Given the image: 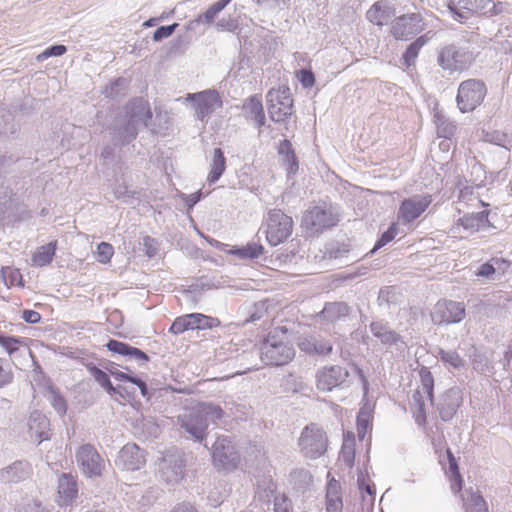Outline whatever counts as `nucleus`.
<instances>
[{"label": "nucleus", "instance_id": "1", "mask_svg": "<svg viewBox=\"0 0 512 512\" xmlns=\"http://www.w3.org/2000/svg\"><path fill=\"white\" fill-rule=\"evenodd\" d=\"M152 118L149 103L143 98H134L117 113L111 127L112 141L115 145H127L136 139L140 126H148Z\"/></svg>", "mask_w": 512, "mask_h": 512}, {"label": "nucleus", "instance_id": "2", "mask_svg": "<svg viewBox=\"0 0 512 512\" xmlns=\"http://www.w3.org/2000/svg\"><path fill=\"white\" fill-rule=\"evenodd\" d=\"M286 333L285 327H277L268 334L262 343L260 355L265 365H285L294 357V348L283 339Z\"/></svg>", "mask_w": 512, "mask_h": 512}, {"label": "nucleus", "instance_id": "3", "mask_svg": "<svg viewBox=\"0 0 512 512\" xmlns=\"http://www.w3.org/2000/svg\"><path fill=\"white\" fill-rule=\"evenodd\" d=\"M340 221L339 208L332 204L323 203L307 210L302 217V227L309 233H321L330 229Z\"/></svg>", "mask_w": 512, "mask_h": 512}, {"label": "nucleus", "instance_id": "4", "mask_svg": "<svg viewBox=\"0 0 512 512\" xmlns=\"http://www.w3.org/2000/svg\"><path fill=\"white\" fill-rule=\"evenodd\" d=\"M475 60L474 54L466 47L448 44L440 48L437 56L438 65L450 74L466 70Z\"/></svg>", "mask_w": 512, "mask_h": 512}, {"label": "nucleus", "instance_id": "5", "mask_svg": "<svg viewBox=\"0 0 512 512\" xmlns=\"http://www.w3.org/2000/svg\"><path fill=\"white\" fill-rule=\"evenodd\" d=\"M298 445L305 457L317 459L327 451L328 438L317 424L312 423L302 430Z\"/></svg>", "mask_w": 512, "mask_h": 512}, {"label": "nucleus", "instance_id": "6", "mask_svg": "<svg viewBox=\"0 0 512 512\" xmlns=\"http://www.w3.org/2000/svg\"><path fill=\"white\" fill-rule=\"evenodd\" d=\"M487 93L485 83L479 79H468L460 83L456 102L462 113L473 111L484 100Z\"/></svg>", "mask_w": 512, "mask_h": 512}, {"label": "nucleus", "instance_id": "7", "mask_svg": "<svg viewBox=\"0 0 512 512\" xmlns=\"http://www.w3.org/2000/svg\"><path fill=\"white\" fill-rule=\"evenodd\" d=\"M466 317V307L463 302L440 299L430 312L433 324L448 326L462 322Z\"/></svg>", "mask_w": 512, "mask_h": 512}, {"label": "nucleus", "instance_id": "8", "mask_svg": "<svg viewBox=\"0 0 512 512\" xmlns=\"http://www.w3.org/2000/svg\"><path fill=\"white\" fill-rule=\"evenodd\" d=\"M293 229L292 218L279 209L269 212L267 219L266 239L271 246L283 243L291 235Z\"/></svg>", "mask_w": 512, "mask_h": 512}, {"label": "nucleus", "instance_id": "9", "mask_svg": "<svg viewBox=\"0 0 512 512\" xmlns=\"http://www.w3.org/2000/svg\"><path fill=\"white\" fill-rule=\"evenodd\" d=\"M269 117L273 122L285 123L293 113V99L289 88L271 89L266 95Z\"/></svg>", "mask_w": 512, "mask_h": 512}, {"label": "nucleus", "instance_id": "10", "mask_svg": "<svg viewBox=\"0 0 512 512\" xmlns=\"http://www.w3.org/2000/svg\"><path fill=\"white\" fill-rule=\"evenodd\" d=\"M184 454L176 449L167 450L159 464L161 479L169 485L178 484L184 478Z\"/></svg>", "mask_w": 512, "mask_h": 512}, {"label": "nucleus", "instance_id": "11", "mask_svg": "<svg viewBox=\"0 0 512 512\" xmlns=\"http://www.w3.org/2000/svg\"><path fill=\"white\" fill-rule=\"evenodd\" d=\"M349 385V372L345 367L330 365L317 370L316 387L322 392H330L334 388H346Z\"/></svg>", "mask_w": 512, "mask_h": 512}, {"label": "nucleus", "instance_id": "12", "mask_svg": "<svg viewBox=\"0 0 512 512\" xmlns=\"http://www.w3.org/2000/svg\"><path fill=\"white\" fill-rule=\"evenodd\" d=\"M76 461L83 475L99 477L105 469V461L92 444H83L76 452Z\"/></svg>", "mask_w": 512, "mask_h": 512}, {"label": "nucleus", "instance_id": "13", "mask_svg": "<svg viewBox=\"0 0 512 512\" xmlns=\"http://www.w3.org/2000/svg\"><path fill=\"white\" fill-rule=\"evenodd\" d=\"M212 458L217 468L227 471L235 469L240 461L239 452L227 436L216 439L212 446Z\"/></svg>", "mask_w": 512, "mask_h": 512}, {"label": "nucleus", "instance_id": "14", "mask_svg": "<svg viewBox=\"0 0 512 512\" xmlns=\"http://www.w3.org/2000/svg\"><path fill=\"white\" fill-rule=\"evenodd\" d=\"M422 16L419 13L396 17L391 24L390 33L396 40H408L423 30Z\"/></svg>", "mask_w": 512, "mask_h": 512}, {"label": "nucleus", "instance_id": "15", "mask_svg": "<svg viewBox=\"0 0 512 512\" xmlns=\"http://www.w3.org/2000/svg\"><path fill=\"white\" fill-rule=\"evenodd\" d=\"M489 214V210L466 213L455 221L452 226V232L460 234L461 230H463L467 234H474L494 228L488 219Z\"/></svg>", "mask_w": 512, "mask_h": 512}, {"label": "nucleus", "instance_id": "16", "mask_svg": "<svg viewBox=\"0 0 512 512\" xmlns=\"http://www.w3.org/2000/svg\"><path fill=\"white\" fill-rule=\"evenodd\" d=\"M187 99L193 101L197 119L208 118L216 109L222 107V100L216 90L187 94Z\"/></svg>", "mask_w": 512, "mask_h": 512}, {"label": "nucleus", "instance_id": "17", "mask_svg": "<svg viewBox=\"0 0 512 512\" xmlns=\"http://www.w3.org/2000/svg\"><path fill=\"white\" fill-rule=\"evenodd\" d=\"M178 421L181 429L195 441L201 442L206 438L208 429L207 419L203 418L197 407L179 415Z\"/></svg>", "mask_w": 512, "mask_h": 512}, {"label": "nucleus", "instance_id": "18", "mask_svg": "<svg viewBox=\"0 0 512 512\" xmlns=\"http://www.w3.org/2000/svg\"><path fill=\"white\" fill-rule=\"evenodd\" d=\"M432 202L430 195H414L404 199L398 210V219L408 224L416 220Z\"/></svg>", "mask_w": 512, "mask_h": 512}, {"label": "nucleus", "instance_id": "19", "mask_svg": "<svg viewBox=\"0 0 512 512\" xmlns=\"http://www.w3.org/2000/svg\"><path fill=\"white\" fill-rule=\"evenodd\" d=\"M145 462L144 450L134 443L124 445L115 460L116 466L126 471L139 470L144 466Z\"/></svg>", "mask_w": 512, "mask_h": 512}, {"label": "nucleus", "instance_id": "20", "mask_svg": "<svg viewBox=\"0 0 512 512\" xmlns=\"http://www.w3.org/2000/svg\"><path fill=\"white\" fill-rule=\"evenodd\" d=\"M463 401L462 391L458 387H452L444 392L439 399L438 412L441 420L450 421L456 414Z\"/></svg>", "mask_w": 512, "mask_h": 512}, {"label": "nucleus", "instance_id": "21", "mask_svg": "<svg viewBox=\"0 0 512 512\" xmlns=\"http://www.w3.org/2000/svg\"><path fill=\"white\" fill-rule=\"evenodd\" d=\"M366 17L371 23L383 26L395 17V8L388 1L380 0L369 8Z\"/></svg>", "mask_w": 512, "mask_h": 512}, {"label": "nucleus", "instance_id": "22", "mask_svg": "<svg viewBox=\"0 0 512 512\" xmlns=\"http://www.w3.org/2000/svg\"><path fill=\"white\" fill-rule=\"evenodd\" d=\"M243 114L248 121H253L257 128L265 125L266 117L261 96L252 95L242 105Z\"/></svg>", "mask_w": 512, "mask_h": 512}, {"label": "nucleus", "instance_id": "23", "mask_svg": "<svg viewBox=\"0 0 512 512\" xmlns=\"http://www.w3.org/2000/svg\"><path fill=\"white\" fill-rule=\"evenodd\" d=\"M298 347L302 352L311 356L329 355L333 350V345L329 340L314 336L301 338Z\"/></svg>", "mask_w": 512, "mask_h": 512}, {"label": "nucleus", "instance_id": "24", "mask_svg": "<svg viewBox=\"0 0 512 512\" xmlns=\"http://www.w3.org/2000/svg\"><path fill=\"white\" fill-rule=\"evenodd\" d=\"M373 336L385 346L397 345L402 341V336L393 330L384 320L373 321L369 325Z\"/></svg>", "mask_w": 512, "mask_h": 512}, {"label": "nucleus", "instance_id": "25", "mask_svg": "<svg viewBox=\"0 0 512 512\" xmlns=\"http://www.w3.org/2000/svg\"><path fill=\"white\" fill-rule=\"evenodd\" d=\"M28 428L30 438L36 440L38 444L49 439V420L43 413L32 412L28 420Z\"/></svg>", "mask_w": 512, "mask_h": 512}, {"label": "nucleus", "instance_id": "26", "mask_svg": "<svg viewBox=\"0 0 512 512\" xmlns=\"http://www.w3.org/2000/svg\"><path fill=\"white\" fill-rule=\"evenodd\" d=\"M78 487L73 475L63 473L58 479V503L59 505H69L77 496Z\"/></svg>", "mask_w": 512, "mask_h": 512}, {"label": "nucleus", "instance_id": "27", "mask_svg": "<svg viewBox=\"0 0 512 512\" xmlns=\"http://www.w3.org/2000/svg\"><path fill=\"white\" fill-rule=\"evenodd\" d=\"M351 307L345 302H328L318 314V317L327 323H335L349 316Z\"/></svg>", "mask_w": 512, "mask_h": 512}, {"label": "nucleus", "instance_id": "28", "mask_svg": "<svg viewBox=\"0 0 512 512\" xmlns=\"http://www.w3.org/2000/svg\"><path fill=\"white\" fill-rule=\"evenodd\" d=\"M106 347L110 352L135 359L141 364L149 361V356L144 351L125 342L111 339L107 342Z\"/></svg>", "mask_w": 512, "mask_h": 512}, {"label": "nucleus", "instance_id": "29", "mask_svg": "<svg viewBox=\"0 0 512 512\" xmlns=\"http://www.w3.org/2000/svg\"><path fill=\"white\" fill-rule=\"evenodd\" d=\"M264 252V246L260 242L252 240L243 246H232L227 251V254L235 256L241 260H254L262 256Z\"/></svg>", "mask_w": 512, "mask_h": 512}, {"label": "nucleus", "instance_id": "30", "mask_svg": "<svg viewBox=\"0 0 512 512\" xmlns=\"http://www.w3.org/2000/svg\"><path fill=\"white\" fill-rule=\"evenodd\" d=\"M30 473L31 467L28 462L15 461L1 471V476L4 481L18 483L27 479Z\"/></svg>", "mask_w": 512, "mask_h": 512}, {"label": "nucleus", "instance_id": "31", "mask_svg": "<svg viewBox=\"0 0 512 512\" xmlns=\"http://www.w3.org/2000/svg\"><path fill=\"white\" fill-rule=\"evenodd\" d=\"M134 434L143 440H152L159 436L160 427L152 417H142L133 426Z\"/></svg>", "mask_w": 512, "mask_h": 512}, {"label": "nucleus", "instance_id": "32", "mask_svg": "<svg viewBox=\"0 0 512 512\" xmlns=\"http://www.w3.org/2000/svg\"><path fill=\"white\" fill-rule=\"evenodd\" d=\"M24 338L15 337V336H7L3 333H0V346L10 355L13 356L17 352H21V354L29 355L33 358V353L27 345H23Z\"/></svg>", "mask_w": 512, "mask_h": 512}, {"label": "nucleus", "instance_id": "33", "mask_svg": "<svg viewBox=\"0 0 512 512\" xmlns=\"http://www.w3.org/2000/svg\"><path fill=\"white\" fill-rule=\"evenodd\" d=\"M457 7L464 14H457V22L465 23L474 11L486 9L491 0H455Z\"/></svg>", "mask_w": 512, "mask_h": 512}, {"label": "nucleus", "instance_id": "34", "mask_svg": "<svg viewBox=\"0 0 512 512\" xmlns=\"http://www.w3.org/2000/svg\"><path fill=\"white\" fill-rule=\"evenodd\" d=\"M226 170V158L221 148H215L210 164V172L207 181L210 184L216 183Z\"/></svg>", "mask_w": 512, "mask_h": 512}, {"label": "nucleus", "instance_id": "35", "mask_svg": "<svg viewBox=\"0 0 512 512\" xmlns=\"http://www.w3.org/2000/svg\"><path fill=\"white\" fill-rule=\"evenodd\" d=\"M326 512H343V502L340 495V486L335 480L329 482L327 486Z\"/></svg>", "mask_w": 512, "mask_h": 512}, {"label": "nucleus", "instance_id": "36", "mask_svg": "<svg viewBox=\"0 0 512 512\" xmlns=\"http://www.w3.org/2000/svg\"><path fill=\"white\" fill-rule=\"evenodd\" d=\"M278 153L283 157L287 172L295 174L298 171L299 165L292 144L288 139H284L279 143Z\"/></svg>", "mask_w": 512, "mask_h": 512}, {"label": "nucleus", "instance_id": "37", "mask_svg": "<svg viewBox=\"0 0 512 512\" xmlns=\"http://www.w3.org/2000/svg\"><path fill=\"white\" fill-rule=\"evenodd\" d=\"M428 34H423L410 43L402 54L403 64L410 67L415 63L420 50L429 42Z\"/></svg>", "mask_w": 512, "mask_h": 512}, {"label": "nucleus", "instance_id": "38", "mask_svg": "<svg viewBox=\"0 0 512 512\" xmlns=\"http://www.w3.org/2000/svg\"><path fill=\"white\" fill-rule=\"evenodd\" d=\"M57 241H51L40 246L32 256V263L35 266L43 267L50 264L55 256Z\"/></svg>", "mask_w": 512, "mask_h": 512}, {"label": "nucleus", "instance_id": "39", "mask_svg": "<svg viewBox=\"0 0 512 512\" xmlns=\"http://www.w3.org/2000/svg\"><path fill=\"white\" fill-rule=\"evenodd\" d=\"M410 408L415 418V422L419 426H423L426 423V410L423 395L420 390H416L413 392L412 399L410 402Z\"/></svg>", "mask_w": 512, "mask_h": 512}, {"label": "nucleus", "instance_id": "40", "mask_svg": "<svg viewBox=\"0 0 512 512\" xmlns=\"http://www.w3.org/2000/svg\"><path fill=\"white\" fill-rule=\"evenodd\" d=\"M339 459L347 467H352L355 460V439L350 432L344 434L343 444L340 450Z\"/></svg>", "mask_w": 512, "mask_h": 512}, {"label": "nucleus", "instance_id": "41", "mask_svg": "<svg viewBox=\"0 0 512 512\" xmlns=\"http://www.w3.org/2000/svg\"><path fill=\"white\" fill-rule=\"evenodd\" d=\"M437 357L444 363V365L460 370L465 366V360L455 350H444L443 348L437 349Z\"/></svg>", "mask_w": 512, "mask_h": 512}, {"label": "nucleus", "instance_id": "42", "mask_svg": "<svg viewBox=\"0 0 512 512\" xmlns=\"http://www.w3.org/2000/svg\"><path fill=\"white\" fill-rule=\"evenodd\" d=\"M189 316L192 330L211 329L220 325V321L217 318L201 313H191Z\"/></svg>", "mask_w": 512, "mask_h": 512}, {"label": "nucleus", "instance_id": "43", "mask_svg": "<svg viewBox=\"0 0 512 512\" xmlns=\"http://www.w3.org/2000/svg\"><path fill=\"white\" fill-rule=\"evenodd\" d=\"M197 408L203 418L207 419V423L209 421L215 422L216 420H220L224 415L222 408L219 405L213 404L211 402L200 403Z\"/></svg>", "mask_w": 512, "mask_h": 512}, {"label": "nucleus", "instance_id": "44", "mask_svg": "<svg viewBox=\"0 0 512 512\" xmlns=\"http://www.w3.org/2000/svg\"><path fill=\"white\" fill-rule=\"evenodd\" d=\"M1 275V280L7 287L24 286L22 275L18 269L3 267L1 269Z\"/></svg>", "mask_w": 512, "mask_h": 512}, {"label": "nucleus", "instance_id": "45", "mask_svg": "<svg viewBox=\"0 0 512 512\" xmlns=\"http://www.w3.org/2000/svg\"><path fill=\"white\" fill-rule=\"evenodd\" d=\"M420 384L424 393L431 402H433V391H434V378L430 370L422 366L419 370Z\"/></svg>", "mask_w": 512, "mask_h": 512}, {"label": "nucleus", "instance_id": "46", "mask_svg": "<svg viewBox=\"0 0 512 512\" xmlns=\"http://www.w3.org/2000/svg\"><path fill=\"white\" fill-rule=\"evenodd\" d=\"M467 492L468 496L466 501L471 508L470 512H489L486 501L478 491H473V489L470 488Z\"/></svg>", "mask_w": 512, "mask_h": 512}, {"label": "nucleus", "instance_id": "47", "mask_svg": "<svg viewBox=\"0 0 512 512\" xmlns=\"http://www.w3.org/2000/svg\"><path fill=\"white\" fill-rule=\"evenodd\" d=\"M90 372L94 379L99 383L101 387L106 390L108 394L113 395V393L117 392L110 381L109 375L105 371L96 366H93L90 368Z\"/></svg>", "mask_w": 512, "mask_h": 512}, {"label": "nucleus", "instance_id": "48", "mask_svg": "<svg viewBox=\"0 0 512 512\" xmlns=\"http://www.w3.org/2000/svg\"><path fill=\"white\" fill-rule=\"evenodd\" d=\"M127 84L128 83L125 78L119 77L105 87V89L103 90V94L107 98L114 99L124 94V90L126 89Z\"/></svg>", "mask_w": 512, "mask_h": 512}, {"label": "nucleus", "instance_id": "49", "mask_svg": "<svg viewBox=\"0 0 512 512\" xmlns=\"http://www.w3.org/2000/svg\"><path fill=\"white\" fill-rule=\"evenodd\" d=\"M447 455L449 461V471L452 475V489H454L455 486H457L458 490H460L462 488L463 479L459 473L458 464L450 449L447 450Z\"/></svg>", "mask_w": 512, "mask_h": 512}, {"label": "nucleus", "instance_id": "50", "mask_svg": "<svg viewBox=\"0 0 512 512\" xmlns=\"http://www.w3.org/2000/svg\"><path fill=\"white\" fill-rule=\"evenodd\" d=\"M356 425L358 438L363 440L370 427V415L363 408L358 412Z\"/></svg>", "mask_w": 512, "mask_h": 512}, {"label": "nucleus", "instance_id": "51", "mask_svg": "<svg viewBox=\"0 0 512 512\" xmlns=\"http://www.w3.org/2000/svg\"><path fill=\"white\" fill-rule=\"evenodd\" d=\"M189 314L177 317L169 328V332L179 335L185 331L192 330Z\"/></svg>", "mask_w": 512, "mask_h": 512}, {"label": "nucleus", "instance_id": "52", "mask_svg": "<svg viewBox=\"0 0 512 512\" xmlns=\"http://www.w3.org/2000/svg\"><path fill=\"white\" fill-rule=\"evenodd\" d=\"M273 512H294L292 501L285 494H278L273 499Z\"/></svg>", "mask_w": 512, "mask_h": 512}, {"label": "nucleus", "instance_id": "53", "mask_svg": "<svg viewBox=\"0 0 512 512\" xmlns=\"http://www.w3.org/2000/svg\"><path fill=\"white\" fill-rule=\"evenodd\" d=\"M67 51V48L65 45L62 44H56L51 45L47 47L43 52H41L37 57V61L42 62L50 57H58L65 54Z\"/></svg>", "mask_w": 512, "mask_h": 512}, {"label": "nucleus", "instance_id": "54", "mask_svg": "<svg viewBox=\"0 0 512 512\" xmlns=\"http://www.w3.org/2000/svg\"><path fill=\"white\" fill-rule=\"evenodd\" d=\"M113 254H114V249L111 244H109L107 242H101L97 246L96 257H97L98 262H100L102 264H107L108 262H110Z\"/></svg>", "mask_w": 512, "mask_h": 512}, {"label": "nucleus", "instance_id": "55", "mask_svg": "<svg viewBox=\"0 0 512 512\" xmlns=\"http://www.w3.org/2000/svg\"><path fill=\"white\" fill-rule=\"evenodd\" d=\"M455 132L456 126L453 123L438 118L437 134L439 137L450 139Z\"/></svg>", "mask_w": 512, "mask_h": 512}, {"label": "nucleus", "instance_id": "56", "mask_svg": "<svg viewBox=\"0 0 512 512\" xmlns=\"http://www.w3.org/2000/svg\"><path fill=\"white\" fill-rule=\"evenodd\" d=\"M178 26H179L178 23H173L170 25L158 27L153 33V40L156 42H160L163 39L168 38L175 32V30Z\"/></svg>", "mask_w": 512, "mask_h": 512}, {"label": "nucleus", "instance_id": "57", "mask_svg": "<svg viewBox=\"0 0 512 512\" xmlns=\"http://www.w3.org/2000/svg\"><path fill=\"white\" fill-rule=\"evenodd\" d=\"M397 234V228L395 226V224H392L385 232L382 233V235L380 236V238L377 240L373 250H378L380 248H382L383 246H385L386 244H388L390 241H392L395 236Z\"/></svg>", "mask_w": 512, "mask_h": 512}, {"label": "nucleus", "instance_id": "58", "mask_svg": "<svg viewBox=\"0 0 512 512\" xmlns=\"http://www.w3.org/2000/svg\"><path fill=\"white\" fill-rule=\"evenodd\" d=\"M4 125L0 124V135H14L18 130V125L13 121L11 114H5L2 116Z\"/></svg>", "mask_w": 512, "mask_h": 512}, {"label": "nucleus", "instance_id": "59", "mask_svg": "<svg viewBox=\"0 0 512 512\" xmlns=\"http://www.w3.org/2000/svg\"><path fill=\"white\" fill-rule=\"evenodd\" d=\"M476 275L479 276V277L491 280V281L499 280V277H496V275H495V268L492 265L491 260H489L488 262L482 264L479 267Z\"/></svg>", "mask_w": 512, "mask_h": 512}, {"label": "nucleus", "instance_id": "60", "mask_svg": "<svg viewBox=\"0 0 512 512\" xmlns=\"http://www.w3.org/2000/svg\"><path fill=\"white\" fill-rule=\"evenodd\" d=\"M490 260L495 268V275L496 277H499L500 280L502 276H504V274L506 273L507 269L510 267V262L503 258L497 257H494Z\"/></svg>", "mask_w": 512, "mask_h": 512}, {"label": "nucleus", "instance_id": "61", "mask_svg": "<svg viewBox=\"0 0 512 512\" xmlns=\"http://www.w3.org/2000/svg\"><path fill=\"white\" fill-rule=\"evenodd\" d=\"M51 404L60 416H64L66 414V401L60 394L52 392Z\"/></svg>", "mask_w": 512, "mask_h": 512}, {"label": "nucleus", "instance_id": "62", "mask_svg": "<svg viewBox=\"0 0 512 512\" xmlns=\"http://www.w3.org/2000/svg\"><path fill=\"white\" fill-rule=\"evenodd\" d=\"M217 14L209 7L203 14L199 15L195 20L189 23L188 28H192L194 24L204 23L210 24L214 21Z\"/></svg>", "mask_w": 512, "mask_h": 512}, {"label": "nucleus", "instance_id": "63", "mask_svg": "<svg viewBox=\"0 0 512 512\" xmlns=\"http://www.w3.org/2000/svg\"><path fill=\"white\" fill-rule=\"evenodd\" d=\"M471 357V361H472V365L475 369H478V367H488L489 366V361L487 359V357L476 351L470 356Z\"/></svg>", "mask_w": 512, "mask_h": 512}, {"label": "nucleus", "instance_id": "64", "mask_svg": "<svg viewBox=\"0 0 512 512\" xmlns=\"http://www.w3.org/2000/svg\"><path fill=\"white\" fill-rule=\"evenodd\" d=\"M357 483L361 492H365L370 496L375 494L374 485L367 482L363 474L358 475Z\"/></svg>", "mask_w": 512, "mask_h": 512}]
</instances>
